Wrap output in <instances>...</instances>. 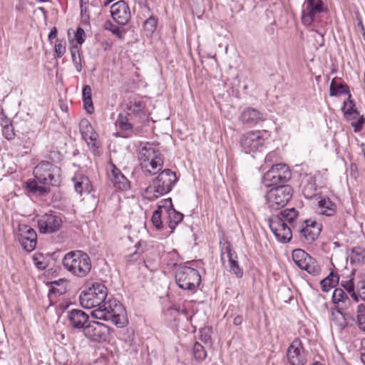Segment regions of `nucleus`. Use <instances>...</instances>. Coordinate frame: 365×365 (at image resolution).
Segmentation results:
<instances>
[{"mask_svg": "<svg viewBox=\"0 0 365 365\" xmlns=\"http://www.w3.org/2000/svg\"><path fill=\"white\" fill-rule=\"evenodd\" d=\"M107 293V288L105 285L95 282L92 287L80 294L79 301L84 308H96L91 312L94 318L111 321L117 327H123L128 322L125 310L123 305L115 299H110L106 302Z\"/></svg>", "mask_w": 365, "mask_h": 365, "instance_id": "nucleus-1", "label": "nucleus"}, {"mask_svg": "<svg viewBox=\"0 0 365 365\" xmlns=\"http://www.w3.org/2000/svg\"><path fill=\"white\" fill-rule=\"evenodd\" d=\"M35 180L26 182V188L33 193L45 195L50 189L46 185L60 184L61 168L48 161L40 162L34 170Z\"/></svg>", "mask_w": 365, "mask_h": 365, "instance_id": "nucleus-2", "label": "nucleus"}, {"mask_svg": "<svg viewBox=\"0 0 365 365\" xmlns=\"http://www.w3.org/2000/svg\"><path fill=\"white\" fill-rule=\"evenodd\" d=\"M178 179L175 173L170 169L163 170L145 190V197L153 201L171 191Z\"/></svg>", "mask_w": 365, "mask_h": 365, "instance_id": "nucleus-3", "label": "nucleus"}, {"mask_svg": "<svg viewBox=\"0 0 365 365\" xmlns=\"http://www.w3.org/2000/svg\"><path fill=\"white\" fill-rule=\"evenodd\" d=\"M63 264L68 271L78 277H86L91 269L89 256L80 250L67 253L63 259Z\"/></svg>", "mask_w": 365, "mask_h": 365, "instance_id": "nucleus-4", "label": "nucleus"}, {"mask_svg": "<svg viewBox=\"0 0 365 365\" xmlns=\"http://www.w3.org/2000/svg\"><path fill=\"white\" fill-rule=\"evenodd\" d=\"M293 190L290 185H282L270 189L266 195L268 207L273 210H279L291 200Z\"/></svg>", "mask_w": 365, "mask_h": 365, "instance_id": "nucleus-5", "label": "nucleus"}, {"mask_svg": "<svg viewBox=\"0 0 365 365\" xmlns=\"http://www.w3.org/2000/svg\"><path fill=\"white\" fill-rule=\"evenodd\" d=\"M175 280L180 288L193 291L200 285L201 277L197 269L184 266L177 269Z\"/></svg>", "mask_w": 365, "mask_h": 365, "instance_id": "nucleus-6", "label": "nucleus"}, {"mask_svg": "<svg viewBox=\"0 0 365 365\" xmlns=\"http://www.w3.org/2000/svg\"><path fill=\"white\" fill-rule=\"evenodd\" d=\"M292 177L289 167L283 163L276 164L264 174L263 181L266 186H279L288 182Z\"/></svg>", "mask_w": 365, "mask_h": 365, "instance_id": "nucleus-7", "label": "nucleus"}, {"mask_svg": "<svg viewBox=\"0 0 365 365\" xmlns=\"http://www.w3.org/2000/svg\"><path fill=\"white\" fill-rule=\"evenodd\" d=\"M292 259L297 266L309 274L318 275L321 272V267L316 259L303 250H294L292 252Z\"/></svg>", "mask_w": 365, "mask_h": 365, "instance_id": "nucleus-8", "label": "nucleus"}, {"mask_svg": "<svg viewBox=\"0 0 365 365\" xmlns=\"http://www.w3.org/2000/svg\"><path fill=\"white\" fill-rule=\"evenodd\" d=\"M322 225L314 220H306L299 222L295 229L299 232L301 241L307 244L312 243L319 235L322 230Z\"/></svg>", "mask_w": 365, "mask_h": 365, "instance_id": "nucleus-9", "label": "nucleus"}, {"mask_svg": "<svg viewBox=\"0 0 365 365\" xmlns=\"http://www.w3.org/2000/svg\"><path fill=\"white\" fill-rule=\"evenodd\" d=\"M324 11L322 0H304L302 11V22L311 26Z\"/></svg>", "mask_w": 365, "mask_h": 365, "instance_id": "nucleus-10", "label": "nucleus"}, {"mask_svg": "<svg viewBox=\"0 0 365 365\" xmlns=\"http://www.w3.org/2000/svg\"><path fill=\"white\" fill-rule=\"evenodd\" d=\"M240 144L246 153H255L262 151L264 139L259 130L249 131L240 136Z\"/></svg>", "mask_w": 365, "mask_h": 365, "instance_id": "nucleus-11", "label": "nucleus"}, {"mask_svg": "<svg viewBox=\"0 0 365 365\" xmlns=\"http://www.w3.org/2000/svg\"><path fill=\"white\" fill-rule=\"evenodd\" d=\"M110 331V329L107 325L97 321H91L83 332L89 340L100 343L108 340Z\"/></svg>", "mask_w": 365, "mask_h": 365, "instance_id": "nucleus-12", "label": "nucleus"}, {"mask_svg": "<svg viewBox=\"0 0 365 365\" xmlns=\"http://www.w3.org/2000/svg\"><path fill=\"white\" fill-rule=\"evenodd\" d=\"M79 130L83 139L86 142L90 150L95 155L101 153V143L98 135L94 130L91 123L87 119H82L79 123Z\"/></svg>", "mask_w": 365, "mask_h": 365, "instance_id": "nucleus-13", "label": "nucleus"}, {"mask_svg": "<svg viewBox=\"0 0 365 365\" xmlns=\"http://www.w3.org/2000/svg\"><path fill=\"white\" fill-rule=\"evenodd\" d=\"M269 226L279 242L287 243L291 240L292 228L282 221L279 215H273L269 218Z\"/></svg>", "mask_w": 365, "mask_h": 365, "instance_id": "nucleus-14", "label": "nucleus"}, {"mask_svg": "<svg viewBox=\"0 0 365 365\" xmlns=\"http://www.w3.org/2000/svg\"><path fill=\"white\" fill-rule=\"evenodd\" d=\"M62 219L53 212L45 213L38 218V227L42 234H51L58 231L62 226Z\"/></svg>", "mask_w": 365, "mask_h": 365, "instance_id": "nucleus-15", "label": "nucleus"}, {"mask_svg": "<svg viewBox=\"0 0 365 365\" xmlns=\"http://www.w3.org/2000/svg\"><path fill=\"white\" fill-rule=\"evenodd\" d=\"M16 238L26 251L31 252L36 248L37 235L36 231L29 225H20L19 226Z\"/></svg>", "mask_w": 365, "mask_h": 365, "instance_id": "nucleus-16", "label": "nucleus"}, {"mask_svg": "<svg viewBox=\"0 0 365 365\" xmlns=\"http://www.w3.org/2000/svg\"><path fill=\"white\" fill-rule=\"evenodd\" d=\"M287 356L291 365H304L306 364L304 350L299 339H294L289 346Z\"/></svg>", "mask_w": 365, "mask_h": 365, "instance_id": "nucleus-17", "label": "nucleus"}, {"mask_svg": "<svg viewBox=\"0 0 365 365\" xmlns=\"http://www.w3.org/2000/svg\"><path fill=\"white\" fill-rule=\"evenodd\" d=\"M225 257L228 259L230 271L233 272L237 278L242 277L243 270L240 267L236 259L237 255L229 242L224 243L222 247L221 259L224 261Z\"/></svg>", "mask_w": 365, "mask_h": 365, "instance_id": "nucleus-18", "label": "nucleus"}, {"mask_svg": "<svg viewBox=\"0 0 365 365\" xmlns=\"http://www.w3.org/2000/svg\"><path fill=\"white\" fill-rule=\"evenodd\" d=\"M110 14L113 20L118 24H126L130 19L128 4L123 0L118 1L111 6Z\"/></svg>", "mask_w": 365, "mask_h": 365, "instance_id": "nucleus-19", "label": "nucleus"}, {"mask_svg": "<svg viewBox=\"0 0 365 365\" xmlns=\"http://www.w3.org/2000/svg\"><path fill=\"white\" fill-rule=\"evenodd\" d=\"M66 318L69 327L83 331L90 322L88 314L81 309H73L68 311Z\"/></svg>", "mask_w": 365, "mask_h": 365, "instance_id": "nucleus-20", "label": "nucleus"}, {"mask_svg": "<svg viewBox=\"0 0 365 365\" xmlns=\"http://www.w3.org/2000/svg\"><path fill=\"white\" fill-rule=\"evenodd\" d=\"M108 170V177L116 189L126 190L130 187L128 179L113 163H110Z\"/></svg>", "mask_w": 365, "mask_h": 365, "instance_id": "nucleus-21", "label": "nucleus"}, {"mask_svg": "<svg viewBox=\"0 0 365 365\" xmlns=\"http://www.w3.org/2000/svg\"><path fill=\"white\" fill-rule=\"evenodd\" d=\"M126 114L133 118L143 119L146 117L145 103L140 100H129L125 108Z\"/></svg>", "mask_w": 365, "mask_h": 365, "instance_id": "nucleus-22", "label": "nucleus"}, {"mask_svg": "<svg viewBox=\"0 0 365 365\" xmlns=\"http://www.w3.org/2000/svg\"><path fill=\"white\" fill-rule=\"evenodd\" d=\"M140 168L145 175H154L160 171L163 167L161 155L155 157L150 160L140 164Z\"/></svg>", "mask_w": 365, "mask_h": 365, "instance_id": "nucleus-23", "label": "nucleus"}, {"mask_svg": "<svg viewBox=\"0 0 365 365\" xmlns=\"http://www.w3.org/2000/svg\"><path fill=\"white\" fill-rule=\"evenodd\" d=\"M240 120L243 124L255 125L264 120L263 115L252 108H245L240 115Z\"/></svg>", "mask_w": 365, "mask_h": 365, "instance_id": "nucleus-24", "label": "nucleus"}, {"mask_svg": "<svg viewBox=\"0 0 365 365\" xmlns=\"http://www.w3.org/2000/svg\"><path fill=\"white\" fill-rule=\"evenodd\" d=\"M332 302L334 307L339 309H347L351 304L347 294L341 288H336L333 292Z\"/></svg>", "mask_w": 365, "mask_h": 365, "instance_id": "nucleus-25", "label": "nucleus"}, {"mask_svg": "<svg viewBox=\"0 0 365 365\" xmlns=\"http://www.w3.org/2000/svg\"><path fill=\"white\" fill-rule=\"evenodd\" d=\"M279 215L282 221L286 224L289 223L294 230L299 225V222H302L299 220V212L295 208L285 209L281 211Z\"/></svg>", "mask_w": 365, "mask_h": 365, "instance_id": "nucleus-26", "label": "nucleus"}, {"mask_svg": "<svg viewBox=\"0 0 365 365\" xmlns=\"http://www.w3.org/2000/svg\"><path fill=\"white\" fill-rule=\"evenodd\" d=\"M158 155H161L160 151L153 144L147 143L139 150L138 159L140 164L148 162L150 160H151L152 158H155V157Z\"/></svg>", "mask_w": 365, "mask_h": 365, "instance_id": "nucleus-27", "label": "nucleus"}, {"mask_svg": "<svg viewBox=\"0 0 365 365\" xmlns=\"http://www.w3.org/2000/svg\"><path fill=\"white\" fill-rule=\"evenodd\" d=\"M346 309H339L337 307L331 309V322L341 330L347 326V314Z\"/></svg>", "mask_w": 365, "mask_h": 365, "instance_id": "nucleus-28", "label": "nucleus"}, {"mask_svg": "<svg viewBox=\"0 0 365 365\" xmlns=\"http://www.w3.org/2000/svg\"><path fill=\"white\" fill-rule=\"evenodd\" d=\"M74 188L78 194L90 192L91 184L88 177L83 175H78L73 178Z\"/></svg>", "mask_w": 365, "mask_h": 365, "instance_id": "nucleus-29", "label": "nucleus"}, {"mask_svg": "<svg viewBox=\"0 0 365 365\" xmlns=\"http://www.w3.org/2000/svg\"><path fill=\"white\" fill-rule=\"evenodd\" d=\"M346 120L351 121V125L354 128V131L358 133L361 130L363 125L365 123V118L363 115H360L357 109L354 112L348 113L344 116Z\"/></svg>", "mask_w": 365, "mask_h": 365, "instance_id": "nucleus-30", "label": "nucleus"}, {"mask_svg": "<svg viewBox=\"0 0 365 365\" xmlns=\"http://www.w3.org/2000/svg\"><path fill=\"white\" fill-rule=\"evenodd\" d=\"M339 277L331 271L329 274L320 282L322 291L328 292L339 284Z\"/></svg>", "mask_w": 365, "mask_h": 365, "instance_id": "nucleus-31", "label": "nucleus"}, {"mask_svg": "<svg viewBox=\"0 0 365 365\" xmlns=\"http://www.w3.org/2000/svg\"><path fill=\"white\" fill-rule=\"evenodd\" d=\"M166 215L168 216V226L171 230L170 233H172L175 227L182 220L183 215L176 211L174 208L167 211Z\"/></svg>", "mask_w": 365, "mask_h": 365, "instance_id": "nucleus-32", "label": "nucleus"}, {"mask_svg": "<svg viewBox=\"0 0 365 365\" xmlns=\"http://www.w3.org/2000/svg\"><path fill=\"white\" fill-rule=\"evenodd\" d=\"M341 94L349 96V88L346 84L337 83L334 79L332 80L329 88V95L331 96H337Z\"/></svg>", "mask_w": 365, "mask_h": 365, "instance_id": "nucleus-33", "label": "nucleus"}, {"mask_svg": "<svg viewBox=\"0 0 365 365\" xmlns=\"http://www.w3.org/2000/svg\"><path fill=\"white\" fill-rule=\"evenodd\" d=\"M320 212L322 215L332 216L336 212V205L329 198H322L319 202Z\"/></svg>", "mask_w": 365, "mask_h": 365, "instance_id": "nucleus-34", "label": "nucleus"}, {"mask_svg": "<svg viewBox=\"0 0 365 365\" xmlns=\"http://www.w3.org/2000/svg\"><path fill=\"white\" fill-rule=\"evenodd\" d=\"M92 90L90 86L85 85L83 88L82 95L85 109L88 113L93 112L94 108L92 102Z\"/></svg>", "mask_w": 365, "mask_h": 365, "instance_id": "nucleus-35", "label": "nucleus"}, {"mask_svg": "<svg viewBox=\"0 0 365 365\" xmlns=\"http://www.w3.org/2000/svg\"><path fill=\"white\" fill-rule=\"evenodd\" d=\"M1 115L2 134L6 139H12L14 136L13 125L10 123L9 119L4 116L3 110L1 111Z\"/></svg>", "mask_w": 365, "mask_h": 365, "instance_id": "nucleus-36", "label": "nucleus"}, {"mask_svg": "<svg viewBox=\"0 0 365 365\" xmlns=\"http://www.w3.org/2000/svg\"><path fill=\"white\" fill-rule=\"evenodd\" d=\"M317 190L315 179L312 175L306 176V184L304 185L303 192L307 198L312 197Z\"/></svg>", "mask_w": 365, "mask_h": 365, "instance_id": "nucleus-37", "label": "nucleus"}, {"mask_svg": "<svg viewBox=\"0 0 365 365\" xmlns=\"http://www.w3.org/2000/svg\"><path fill=\"white\" fill-rule=\"evenodd\" d=\"M351 264H361L365 262V250L362 247H354L351 255Z\"/></svg>", "mask_w": 365, "mask_h": 365, "instance_id": "nucleus-38", "label": "nucleus"}, {"mask_svg": "<svg viewBox=\"0 0 365 365\" xmlns=\"http://www.w3.org/2000/svg\"><path fill=\"white\" fill-rule=\"evenodd\" d=\"M50 292L58 295L66 293V287L65 280L61 279L58 281L51 282Z\"/></svg>", "mask_w": 365, "mask_h": 365, "instance_id": "nucleus-39", "label": "nucleus"}, {"mask_svg": "<svg viewBox=\"0 0 365 365\" xmlns=\"http://www.w3.org/2000/svg\"><path fill=\"white\" fill-rule=\"evenodd\" d=\"M341 286L346 291V292L351 296V297L354 299V302H358V295L354 289V279L352 278L349 279L346 281H341Z\"/></svg>", "mask_w": 365, "mask_h": 365, "instance_id": "nucleus-40", "label": "nucleus"}, {"mask_svg": "<svg viewBox=\"0 0 365 365\" xmlns=\"http://www.w3.org/2000/svg\"><path fill=\"white\" fill-rule=\"evenodd\" d=\"M133 118L128 116L127 114L120 113L118 117V123L121 130H129L133 128V124L130 122Z\"/></svg>", "mask_w": 365, "mask_h": 365, "instance_id": "nucleus-41", "label": "nucleus"}, {"mask_svg": "<svg viewBox=\"0 0 365 365\" xmlns=\"http://www.w3.org/2000/svg\"><path fill=\"white\" fill-rule=\"evenodd\" d=\"M71 54L72 58V61L74 64L76 70L77 72H81L82 66H81V58L80 56V51L78 46H72L71 48Z\"/></svg>", "mask_w": 365, "mask_h": 365, "instance_id": "nucleus-42", "label": "nucleus"}, {"mask_svg": "<svg viewBox=\"0 0 365 365\" xmlns=\"http://www.w3.org/2000/svg\"><path fill=\"white\" fill-rule=\"evenodd\" d=\"M356 314L358 327L365 331V304H361L357 306Z\"/></svg>", "mask_w": 365, "mask_h": 365, "instance_id": "nucleus-43", "label": "nucleus"}, {"mask_svg": "<svg viewBox=\"0 0 365 365\" xmlns=\"http://www.w3.org/2000/svg\"><path fill=\"white\" fill-rule=\"evenodd\" d=\"M157 23L158 20L153 16H150L144 21L143 27L148 36H151L154 33L157 27Z\"/></svg>", "mask_w": 365, "mask_h": 365, "instance_id": "nucleus-44", "label": "nucleus"}, {"mask_svg": "<svg viewBox=\"0 0 365 365\" xmlns=\"http://www.w3.org/2000/svg\"><path fill=\"white\" fill-rule=\"evenodd\" d=\"M193 356L197 361H203L207 356V352L204 346L198 343H195L193 346Z\"/></svg>", "mask_w": 365, "mask_h": 365, "instance_id": "nucleus-45", "label": "nucleus"}, {"mask_svg": "<svg viewBox=\"0 0 365 365\" xmlns=\"http://www.w3.org/2000/svg\"><path fill=\"white\" fill-rule=\"evenodd\" d=\"M356 110V108H355L354 101L351 100V95L349 94V96H348V100L344 102L341 110L345 116L348 113L354 112Z\"/></svg>", "mask_w": 365, "mask_h": 365, "instance_id": "nucleus-46", "label": "nucleus"}, {"mask_svg": "<svg viewBox=\"0 0 365 365\" xmlns=\"http://www.w3.org/2000/svg\"><path fill=\"white\" fill-rule=\"evenodd\" d=\"M173 208L174 207L172 203V200L171 198L168 197L160 202L157 210L160 211L162 213L165 212L166 214L167 211H169V210Z\"/></svg>", "mask_w": 365, "mask_h": 365, "instance_id": "nucleus-47", "label": "nucleus"}, {"mask_svg": "<svg viewBox=\"0 0 365 365\" xmlns=\"http://www.w3.org/2000/svg\"><path fill=\"white\" fill-rule=\"evenodd\" d=\"M212 329L208 327L200 329V339L205 344L211 341Z\"/></svg>", "mask_w": 365, "mask_h": 365, "instance_id": "nucleus-48", "label": "nucleus"}, {"mask_svg": "<svg viewBox=\"0 0 365 365\" xmlns=\"http://www.w3.org/2000/svg\"><path fill=\"white\" fill-rule=\"evenodd\" d=\"M163 213L158 210H155L152 216L151 222L153 226L158 230H161L163 227V222L161 220V216Z\"/></svg>", "mask_w": 365, "mask_h": 365, "instance_id": "nucleus-49", "label": "nucleus"}, {"mask_svg": "<svg viewBox=\"0 0 365 365\" xmlns=\"http://www.w3.org/2000/svg\"><path fill=\"white\" fill-rule=\"evenodd\" d=\"M83 1L81 0V15L82 20L87 21L89 20L88 4V2H84Z\"/></svg>", "mask_w": 365, "mask_h": 365, "instance_id": "nucleus-50", "label": "nucleus"}, {"mask_svg": "<svg viewBox=\"0 0 365 365\" xmlns=\"http://www.w3.org/2000/svg\"><path fill=\"white\" fill-rule=\"evenodd\" d=\"M55 52L58 58H61L66 52L65 43L58 41V43L55 44Z\"/></svg>", "mask_w": 365, "mask_h": 365, "instance_id": "nucleus-51", "label": "nucleus"}, {"mask_svg": "<svg viewBox=\"0 0 365 365\" xmlns=\"http://www.w3.org/2000/svg\"><path fill=\"white\" fill-rule=\"evenodd\" d=\"M357 295L358 298L360 297L362 300L365 301V280L359 282L357 289Z\"/></svg>", "mask_w": 365, "mask_h": 365, "instance_id": "nucleus-52", "label": "nucleus"}, {"mask_svg": "<svg viewBox=\"0 0 365 365\" xmlns=\"http://www.w3.org/2000/svg\"><path fill=\"white\" fill-rule=\"evenodd\" d=\"M85 35L84 30L81 28L78 27L76 34H75V38L78 43L82 44L84 41L83 36Z\"/></svg>", "mask_w": 365, "mask_h": 365, "instance_id": "nucleus-53", "label": "nucleus"}, {"mask_svg": "<svg viewBox=\"0 0 365 365\" xmlns=\"http://www.w3.org/2000/svg\"><path fill=\"white\" fill-rule=\"evenodd\" d=\"M34 260L35 262L36 267L38 269L43 270L44 269H46V265L43 262L38 261V259L36 257H34Z\"/></svg>", "mask_w": 365, "mask_h": 365, "instance_id": "nucleus-54", "label": "nucleus"}, {"mask_svg": "<svg viewBox=\"0 0 365 365\" xmlns=\"http://www.w3.org/2000/svg\"><path fill=\"white\" fill-rule=\"evenodd\" d=\"M108 26H112V24H111V22H110V21H107V22H106V24H105V28H106V29H109V30H110V31H112V33H113V34H118V27H115L114 29H113V28L110 29V28L108 27Z\"/></svg>", "mask_w": 365, "mask_h": 365, "instance_id": "nucleus-55", "label": "nucleus"}, {"mask_svg": "<svg viewBox=\"0 0 365 365\" xmlns=\"http://www.w3.org/2000/svg\"><path fill=\"white\" fill-rule=\"evenodd\" d=\"M57 36V29L56 27H53L48 34V39L51 40L52 38H55Z\"/></svg>", "mask_w": 365, "mask_h": 365, "instance_id": "nucleus-56", "label": "nucleus"}, {"mask_svg": "<svg viewBox=\"0 0 365 365\" xmlns=\"http://www.w3.org/2000/svg\"><path fill=\"white\" fill-rule=\"evenodd\" d=\"M243 322L242 316H236L233 319V324L236 326L240 325Z\"/></svg>", "mask_w": 365, "mask_h": 365, "instance_id": "nucleus-57", "label": "nucleus"}, {"mask_svg": "<svg viewBox=\"0 0 365 365\" xmlns=\"http://www.w3.org/2000/svg\"><path fill=\"white\" fill-rule=\"evenodd\" d=\"M275 155V154L274 153H269V154L267 155V156L265 157V161L267 162V161H272V158Z\"/></svg>", "mask_w": 365, "mask_h": 365, "instance_id": "nucleus-58", "label": "nucleus"}, {"mask_svg": "<svg viewBox=\"0 0 365 365\" xmlns=\"http://www.w3.org/2000/svg\"><path fill=\"white\" fill-rule=\"evenodd\" d=\"M141 4L143 5L144 8L148 11H150V8L148 5V3H147V1L146 0H140V2Z\"/></svg>", "mask_w": 365, "mask_h": 365, "instance_id": "nucleus-59", "label": "nucleus"}, {"mask_svg": "<svg viewBox=\"0 0 365 365\" xmlns=\"http://www.w3.org/2000/svg\"><path fill=\"white\" fill-rule=\"evenodd\" d=\"M361 361L363 362V364L365 365V351L364 352H361Z\"/></svg>", "mask_w": 365, "mask_h": 365, "instance_id": "nucleus-60", "label": "nucleus"}, {"mask_svg": "<svg viewBox=\"0 0 365 365\" xmlns=\"http://www.w3.org/2000/svg\"><path fill=\"white\" fill-rule=\"evenodd\" d=\"M111 2H113L111 0H106L103 3L104 6H108Z\"/></svg>", "mask_w": 365, "mask_h": 365, "instance_id": "nucleus-61", "label": "nucleus"}, {"mask_svg": "<svg viewBox=\"0 0 365 365\" xmlns=\"http://www.w3.org/2000/svg\"><path fill=\"white\" fill-rule=\"evenodd\" d=\"M312 365H322V364H321L320 362L319 361H316L314 362V364H312Z\"/></svg>", "mask_w": 365, "mask_h": 365, "instance_id": "nucleus-62", "label": "nucleus"}, {"mask_svg": "<svg viewBox=\"0 0 365 365\" xmlns=\"http://www.w3.org/2000/svg\"><path fill=\"white\" fill-rule=\"evenodd\" d=\"M321 38H322V42H323V41H324V39H323V36H321Z\"/></svg>", "mask_w": 365, "mask_h": 365, "instance_id": "nucleus-63", "label": "nucleus"}]
</instances>
